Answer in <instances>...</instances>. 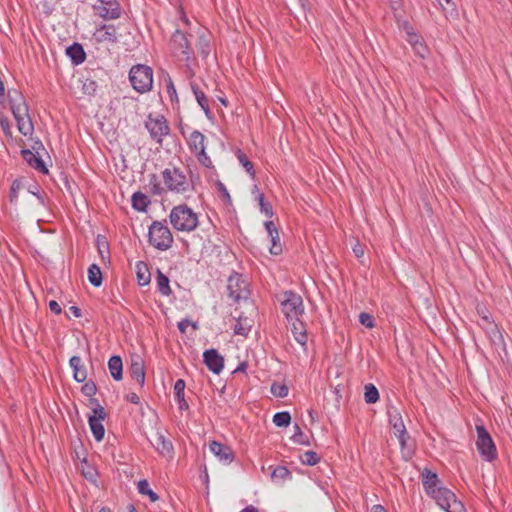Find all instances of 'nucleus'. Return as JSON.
Wrapping results in <instances>:
<instances>
[{
  "mask_svg": "<svg viewBox=\"0 0 512 512\" xmlns=\"http://www.w3.org/2000/svg\"><path fill=\"white\" fill-rule=\"evenodd\" d=\"M169 219L178 231L191 232L198 226L197 214L186 204L175 206L170 212Z\"/></svg>",
  "mask_w": 512,
  "mask_h": 512,
  "instance_id": "1",
  "label": "nucleus"
},
{
  "mask_svg": "<svg viewBox=\"0 0 512 512\" xmlns=\"http://www.w3.org/2000/svg\"><path fill=\"white\" fill-rule=\"evenodd\" d=\"M10 103L19 132L25 137L32 136L34 132V126L28 113V106L23 101L22 96L19 94H16L15 98L10 96Z\"/></svg>",
  "mask_w": 512,
  "mask_h": 512,
  "instance_id": "2",
  "label": "nucleus"
},
{
  "mask_svg": "<svg viewBox=\"0 0 512 512\" xmlns=\"http://www.w3.org/2000/svg\"><path fill=\"white\" fill-rule=\"evenodd\" d=\"M149 243L160 251L172 247L173 235L168 226L160 221H154L148 231Z\"/></svg>",
  "mask_w": 512,
  "mask_h": 512,
  "instance_id": "3",
  "label": "nucleus"
},
{
  "mask_svg": "<svg viewBox=\"0 0 512 512\" xmlns=\"http://www.w3.org/2000/svg\"><path fill=\"white\" fill-rule=\"evenodd\" d=\"M162 178L167 189L175 193L184 194L193 188L186 174L176 167L166 168L162 172Z\"/></svg>",
  "mask_w": 512,
  "mask_h": 512,
  "instance_id": "4",
  "label": "nucleus"
},
{
  "mask_svg": "<svg viewBox=\"0 0 512 512\" xmlns=\"http://www.w3.org/2000/svg\"><path fill=\"white\" fill-rule=\"evenodd\" d=\"M129 80L137 92L150 91L153 85V71L146 65H135L130 69Z\"/></svg>",
  "mask_w": 512,
  "mask_h": 512,
  "instance_id": "5",
  "label": "nucleus"
},
{
  "mask_svg": "<svg viewBox=\"0 0 512 512\" xmlns=\"http://www.w3.org/2000/svg\"><path fill=\"white\" fill-rule=\"evenodd\" d=\"M281 307L288 321L299 319L298 317L304 312L302 297L293 291L283 293Z\"/></svg>",
  "mask_w": 512,
  "mask_h": 512,
  "instance_id": "6",
  "label": "nucleus"
},
{
  "mask_svg": "<svg viewBox=\"0 0 512 512\" xmlns=\"http://www.w3.org/2000/svg\"><path fill=\"white\" fill-rule=\"evenodd\" d=\"M476 431V446L479 453L486 461L494 460L496 458L497 453L492 437L490 436V434L488 433L484 426H476Z\"/></svg>",
  "mask_w": 512,
  "mask_h": 512,
  "instance_id": "7",
  "label": "nucleus"
},
{
  "mask_svg": "<svg viewBox=\"0 0 512 512\" xmlns=\"http://www.w3.org/2000/svg\"><path fill=\"white\" fill-rule=\"evenodd\" d=\"M145 126L150 136L158 143H162V137L169 133V126L163 116L152 118L151 116L145 122Z\"/></svg>",
  "mask_w": 512,
  "mask_h": 512,
  "instance_id": "8",
  "label": "nucleus"
},
{
  "mask_svg": "<svg viewBox=\"0 0 512 512\" xmlns=\"http://www.w3.org/2000/svg\"><path fill=\"white\" fill-rule=\"evenodd\" d=\"M171 46L175 55H181L182 60L188 61L192 54L187 36L180 30H176L171 37Z\"/></svg>",
  "mask_w": 512,
  "mask_h": 512,
  "instance_id": "9",
  "label": "nucleus"
},
{
  "mask_svg": "<svg viewBox=\"0 0 512 512\" xmlns=\"http://www.w3.org/2000/svg\"><path fill=\"white\" fill-rule=\"evenodd\" d=\"M94 10L103 19H117L121 15L117 0H99V4L94 6Z\"/></svg>",
  "mask_w": 512,
  "mask_h": 512,
  "instance_id": "10",
  "label": "nucleus"
},
{
  "mask_svg": "<svg viewBox=\"0 0 512 512\" xmlns=\"http://www.w3.org/2000/svg\"><path fill=\"white\" fill-rule=\"evenodd\" d=\"M205 365L214 374H219L224 367V359L216 349H208L203 353Z\"/></svg>",
  "mask_w": 512,
  "mask_h": 512,
  "instance_id": "11",
  "label": "nucleus"
},
{
  "mask_svg": "<svg viewBox=\"0 0 512 512\" xmlns=\"http://www.w3.org/2000/svg\"><path fill=\"white\" fill-rule=\"evenodd\" d=\"M152 446L164 457H172L173 445L162 433L156 432L150 439Z\"/></svg>",
  "mask_w": 512,
  "mask_h": 512,
  "instance_id": "12",
  "label": "nucleus"
},
{
  "mask_svg": "<svg viewBox=\"0 0 512 512\" xmlns=\"http://www.w3.org/2000/svg\"><path fill=\"white\" fill-rule=\"evenodd\" d=\"M210 451L222 462L231 463L234 460L233 450L220 442L211 441L209 444Z\"/></svg>",
  "mask_w": 512,
  "mask_h": 512,
  "instance_id": "13",
  "label": "nucleus"
},
{
  "mask_svg": "<svg viewBox=\"0 0 512 512\" xmlns=\"http://www.w3.org/2000/svg\"><path fill=\"white\" fill-rule=\"evenodd\" d=\"M227 289L229 291V297L238 301L241 298H245V283L240 280L238 275L231 276L228 279Z\"/></svg>",
  "mask_w": 512,
  "mask_h": 512,
  "instance_id": "14",
  "label": "nucleus"
},
{
  "mask_svg": "<svg viewBox=\"0 0 512 512\" xmlns=\"http://www.w3.org/2000/svg\"><path fill=\"white\" fill-rule=\"evenodd\" d=\"M130 375L137 381L140 387L144 386L145 383V369L144 361L140 356H135L131 359Z\"/></svg>",
  "mask_w": 512,
  "mask_h": 512,
  "instance_id": "15",
  "label": "nucleus"
},
{
  "mask_svg": "<svg viewBox=\"0 0 512 512\" xmlns=\"http://www.w3.org/2000/svg\"><path fill=\"white\" fill-rule=\"evenodd\" d=\"M205 140H206V137L203 133H201L198 130H194L190 134V136L187 140V143H188V146H189V149L191 150V152L196 155L200 152L205 151L206 150Z\"/></svg>",
  "mask_w": 512,
  "mask_h": 512,
  "instance_id": "16",
  "label": "nucleus"
},
{
  "mask_svg": "<svg viewBox=\"0 0 512 512\" xmlns=\"http://www.w3.org/2000/svg\"><path fill=\"white\" fill-rule=\"evenodd\" d=\"M21 154L23 159L34 169L40 172H47L45 164L42 160L41 154H37L30 149H22Z\"/></svg>",
  "mask_w": 512,
  "mask_h": 512,
  "instance_id": "17",
  "label": "nucleus"
},
{
  "mask_svg": "<svg viewBox=\"0 0 512 512\" xmlns=\"http://www.w3.org/2000/svg\"><path fill=\"white\" fill-rule=\"evenodd\" d=\"M66 56L70 58L75 66L82 64L86 60V52L83 46L76 42L66 47Z\"/></svg>",
  "mask_w": 512,
  "mask_h": 512,
  "instance_id": "18",
  "label": "nucleus"
},
{
  "mask_svg": "<svg viewBox=\"0 0 512 512\" xmlns=\"http://www.w3.org/2000/svg\"><path fill=\"white\" fill-rule=\"evenodd\" d=\"M442 508L446 509L449 507L451 500H454L455 494L446 487H438L433 493L430 494Z\"/></svg>",
  "mask_w": 512,
  "mask_h": 512,
  "instance_id": "19",
  "label": "nucleus"
},
{
  "mask_svg": "<svg viewBox=\"0 0 512 512\" xmlns=\"http://www.w3.org/2000/svg\"><path fill=\"white\" fill-rule=\"evenodd\" d=\"M291 322V332L293 334L294 339L302 346L306 347L307 343V334L306 329L302 321L299 319L290 321Z\"/></svg>",
  "mask_w": 512,
  "mask_h": 512,
  "instance_id": "20",
  "label": "nucleus"
},
{
  "mask_svg": "<svg viewBox=\"0 0 512 512\" xmlns=\"http://www.w3.org/2000/svg\"><path fill=\"white\" fill-rule=\"evenodd\" d=\"M422 482L427 494L433 493L436 489H438L437 484L439 482L438 476L436 473L424 469L422 472Z\"/></svg>",
  "mask_w": 512,
  "mask_h": 512,
  "instance_id": "21",
  "label": "nucleus"
},
{
  "mask_svg": "<svg viewBox=\"0 0 512 512\" xmlns=\"http://www.w3.org/2000/svg\"><path fill=\"white\" fill-rule=\"evenodd\" d=\"M69 364L74 372V379L77 382H83L87 378L86 368L82 365L81 358L78 356H73L69 360Z\"/></svg>",
  "mask_w": 512,
  "mask_h": 512,
  "instance_id": "22",
  "label": "nucleus"
},
{
  "mask_svg": "<svg viewBox=\"0 0 512 512\" xmlns=\"http://www.w3.org/2000/svg\"><path fill=\"white\" fill-rule=\"evenodd\" d=\"M191 89L193 91V94L199 104V106L204 111L205 115L210 118L211 117V110L209 107L208 98L206 97L205 93L200 89V87L195 84L191 83Z\"/></svg>",
  "mask_w": 512,
  "mask_h": 512,
  "instance_id": "23",
  "label": "nucleus"
},
{
  "mask_svg": "<svg viewBox=\"0 0 512 512\" xmlns=\"http://www.w3.org/2000/svg\"><path fill=\"white\" fill-rule=\"evenodd\" d=\"M237 322H236V325H235V328H234V333L236 335H241V336H247L253 326V320L246 317V316H242V315H239L237 318H236Z\"/></svg>",
  "mask_w": 512,
  "mask_h": 512,
  "instance_id": "24",
  "label": "nucleus"
},
{
  "mask_svg": "<svg viewBox=\"0 0 512 512\" xmlns=\"http://www.w3.org/2000/svg\"><path fill=\"white\" fill-rule=\"evenodd\" d=\"M389 423L392 426L393 432H404L406 430L404 422L402 420L401 414L399 411L392 407L388 410Z\"/></svg>",
  "mask_w": 512,
  "mask_h": 512,
  "instance_id": "25",
  "label": "nucleus"
},
{
  "mask_svg": "<svg viewBox=\"0 0 512 512\" xmlns=\"http://www.w3.org/2000/svg\"><path fill=\"white\" fill-rule=\"evenodd\" d=\"M108 368L114 380L122 379L123 364L120 356H112L108 361Z\"/></svg>",
  "mask_w": 512,
  "mask_h": 512,
  "instance_id": "26",
  "label": "nucleus"
},
{
  "mask_svg": "<svg viewBox=\"0 0 512 512\" xmlns=\"http://www.w3.org/2000/svg\"><path fill=\"white\" fill-rule=\"evenodd\" d=\"M185 381L182 379H178L174 384V395L175 400L178 402L179 408L181 410L188 409V403L184 398V390H185Z\"/></svg>",
  "mask_w": 512,
  "mask_h": 512,
  "instance_id": "27",
  "label": "nucleus"
},
{
  "mask_svg": "<svg viewBox=\"0 0 512 512\" xmlns=\"http://www.w3.org/2000/svg\"><path fill=\"white\" fill-rule=\"evenodd\" d=\"M136 276L140 286H145L150 283L151 274L149 272L148 266L142 261H139L136 264Z\"/></svg>",
  "mask_w": 512,
  "mask_h": 512,
  "instance_id": "28",
  "label": "nucleus"
},
{
  "mask_svg": "<svg viewBox=\"0 0 512 512\" xmlns=\"http://www.w3.org/2000/svg\"><path fill=\"white\" fill-rule=\"evenodd\" d=\"M98 40L116 42L117 37L115 27L113 25H103L98 30Z\"/></svg>",
  "mask_w": 512,
  "mask_h": 512,
  "instance_id": "29",
  "label": "nucleus"
},
{
  "mask_svg": "<svg viewBox=\"0 0 512 512\" xmlns=\"http://www.w3.org/2000/svg\"><path fill=\"white\" fill-rule=\"evenodd\" d=\"M72 459L75 463V466L77 464L85 463V461H87V451L81 442L73 443Z\"/></svg>",
  "mask_w": 512,
  "mask_h": 512,
  "instance_id": "30",
  "label": "nucleus"
},
{
  "mask_svg": "<svg viewBox=\"0 0 512 512\" xmlns=\"http://www.w3.org/2000/svg\"><path fill=\"white\" fill-rule=\"evenodd\" d=\"M88 280L94 287H99L102 284L103 277L99 266L92 264L88 269Z\"/></svg>",
  "mask_w": 512,
  "mask_h": 512,
  "instance_id": "31",
  "label": "nucleus"
},
{
  "mask_svg": "<svg viewBox=\"0 0 512 512\" xmlns=\"http://www.w3.org/2000/svg\"><path fill=\"white\" fill-rule=\"evenodd\" d=\"M156 281H157L158 290L162 295L168 296L171 294L169 278L165 274H163L160 270L157 271Z\"/></svg>",
  "mask_w": 512,
  "mask_h": 512,
  "instance_id": "32",
  "label": "nucleus"
},
{
  "mask_svg": "<svg viewBox=\"0 0 512 512\" xmlns=\"http://www.w3.org/2000/svg\"><path fill=\"white\" fill-rule=\"evenodd\" d=\"M149 203L148 197L141 192H136L132 196V206L137 211H145Z\"/></svg>",
  "mask_w": 512,
  "mask_h": 512,
  "instance_id": "33",
  "label": "nucleus"
},
{
  "mask_svg": "<svg viewBox=\"0 0 512 512\" xmlns=\"http://www.w3.org/2000/svg\"><path fill=\"white\" fill-rule=\"evenodd\" d=\"M273 481L280 483L291 478V472L285 466H277L271 473Z\"/></svg>",
  "mask_w": 512,
  "mask_h": 512,
  "instance_id": "34",
  "label": "nucleus"
},
{
  "mask_svg": "<svg viewBox=\"0 0 512 512\" xmlns=\"http://www.w3.org/2000/svg\"><path fill=\"white\" fill-rule=\"evenodd\" d=\"M89 426L92 431L94 438L99 442L104 438L105 429L102 421L98 419H89Z\"/></svg>",
  "mask_w": 512,
  "mask_h": 512,
  "instance_id": "35",
  "label": "nucleus"
},
{
  "mask_svg": "<svg viewBox=\"0 0 512 512\" xmlns=\"http://www.w3.org/2000/svg\"><path fill=\"white\" fill-rule=\"evenodd\" d=\"M76 468L87 480L95 481L97 472L95 468L92 465H90L87 461H85V463L77 464Z\"/></svg>",
  "mask_w": 512,
  "mask_h": 512,
  "instance_id": "36",
  "label": "nucleus"
},
{
  "mask_svg": "<svg viewBox=\"0 0 512 512\" xmlns=\"http://www.w3.org/2000/svg\"><path fill=\"white\" fill-rule=\"evenodd\" d=\"M138 491L142 495H147L152 502H156L159 499L158 495L150 488L149 482L146 479L138 482Z\"/></svg>",
  "mask_w": 512,
  "mask_h": 512,
  "instance_id": "37",
  "label": "nucleus"
},
{
  "mask_svg": "<svg viewBox=\"0 0 512 512\" xmlns=\"http://www.w3.org/2000/svg\"><path fill=\"white\" fill-rule=\"evenodd\" d=\"M446 17H457L456 5L452 0H436Z\"/></svg>",
  "mask_w": 512,
  "mask_h": 512,
  "instance_id": "38",
  "label": "nucleus"
},
{
  "mask_svg": "<svg viewBox=\"0 0 512 512\" xmlns=\"http://www.w3.org/2000/svg\"><path fill=\"white\" fill-rule=\"evenodd\" d=\"M364 399L368 404L376 403L379 400V392L373 384L365 386Z\"/></svg>",
  "mask_w": 512,
  "mask_h": 512,
  "instance_id": "39",
  "label": "nucleus"
},
{
  "mask_svg": "<svg viewBox=\"0 0 512 512\" xmlns=\"http://www.w3.org/2000/svg\"><path fill=\"white\" fill-rule=\"evenodd\" d=\"M291 422V415L287 411L277 412L273 416V423L277 427H287Z\"/></svg>",
  "mask_w": 512,
  "mask_h": 512,
  "instance_id": "40",
  "label": "nucleus"
},
{
  "mask_svg": "<svg viewBox=\"0 0 512 512\" xmlns=\"http://www.w3.org/2000/svg\"><path fill=\"white\" fill-rule=\"evenodd\" d=\"M299 458L302 464L309 466H314L320 461L319 455L314 451H306Z\"/></svg>",
  "mask_w": 512,
  "mask_h": 512,
  "instance_id": "41",
  "label": "nucleus"
},
{
  "mask_svg": "<svg viewBox=\"0 0 512 512\" xmlns=\"http://www.w3.org/2000/svg\"><path fill=\"white\" fill-rule=\"evenodd\" d=\"M237 158H238L240 164L246 170V172L250 176L254 177V175H255L254 165H253V163L248 159V157L241 150H239L237 152Z\"/></svg>",
  "mask_w": 512,
  "mask_h": 512,
  "instance_id": "42",
  "label": "nucleus"
},
{
  "mask_svg": "<svg viewBox=\"0 0 512 512\" xmlns=\"http://www.w3.org/2000/svg\"><path fill=\"white\" fill-rule=\"evenodd\" d=\"M294 429H295V432L292 435L291 440L297 444L310 445L308 438L304 435V433L302 432V430L298 424L294 425Z\"/></svg>",
  "mask_w": 512,
  "mask_h": 512,
  "instance_id": "43",
  "label": "nucleus"
},
{
  "mask_svg": "<svg viewBox=\"0 0 512 512\" xmlns=\"http://www.w3.org/2000/svg\"><path fill=\"white\" fill-rule=\"evenodd\" d=\"M97 82L93 79L86 78L82 81V91L84 94L92 96L97 91Z\"/></svg>",
  "mask_w": 512,
  "mask_h": 512,
  "instance_id": "44",
  "label": "nucleus"
},
{
  "mask_svg": "<svg viewBox=\"0 0 512 512\" xmlns=\"http://www.w3.org/2000/svg\"><path fill=\"white\" fill-rule=\"evenodd\" d=\"M270 241L272 243L270 247V253L273 255H279L282 252V246L279 243L280 237L279 232H275L273 235H270Z\"/></svg>",
  "mask_w": 512,
  "mask_h": 512,
  "instance_id": "45",
  "label": "nucleus"
},
{
  "mask_svg": "<svg viewBox=\"0 0 512 512\" xmlns=\"http://www.w3.org/2000/svg\"><path fill=\"white\" fill-rule=\"evenodd\" d=\"M270 390L275 397L284 398L288 395V387L285 384L273 383Z\"/></svg>",
  "mask_w": 512,
  "mask_h": 512,
  "instance_id": "46",
  "label": "nucleus"
},
{
  "mask_svg": "<svg viewBox=\"0 0 512 512\" xmlns=\"http://www.w3.org/2000/svg\"><path fill=\"white\" fill-rule=\"evenodd\" d=\"M97 246L102 260H105L106 257L109 258V247L104 237L98 236Z\"/></svg>",
  "mask_w": 512,
  "mask_h": 512,
  "instance_id": "47",
  "label": "nucleus"
},
{
  "mask_svg": "<svg viewBox=\"0 0 512 512\" xmlns=\"http://www.w3.org/2000/svg\"><path fill=\"white\" fill-rule=\"evenodd\" d=\"M446 512H466L465 507L461 501L454 497V500H451L449 503V507H446Z\"/></svg>",
  "mask_w": 512,
  "mask_h": 512,
  "instance_id": "48",
  "label": "nucleus"
},
{
  "mask_svg": "<svg viewBox=\"0 0 512 512\" xmlns=\"http://www.w3.org/2000/svg\"><path fill=\"white\" fill-rule=\"evenodd\" d=\"M22 186L23 185H22L21 181H19V180L13 181V183L11 185V189H10V194H9V198H10V202L11 203H15L17 201L18 192L22 188Z\"/></svg>",
  "mask_w": 512,
  "mask_h": 512,
  "instance_id": "49",
  "label": "nucleus"
},
{
  "mask_svg": "<svg viewBox=\"0 0 512 512\" xmlns=\"http://www.w3.org/2000/svg\"><path fill=\"white\" fill-rule=\"evenodd\" d=\"M257 199L259 201L261 211L264 212L266 216L271 217L273 214L272 206L268 202H265L264 195L259 194Z\"/></svg>",
  "mask_w": 512,
  "mask_h": 512,
  "instance_id": "50",
  "label": "nucleus"
},
{
  "mask_svg": "<svg viewBox=\"0 0 512 512\" xmlns=\"http://www.w3.org/2000/svg\"><path fill=\"white\" fill-rule=\"evenodd\" d=\"M359 321L360 323L367 327V328H372L374 327V318L372 315L368 314V313H365V312H362L360 313L359 315Z\"/></svg>",
  "mask_w": 512,
  "mask_h": 512,
  "instance_id": "51",
  "label": "nucleus"
},
{
  "mask_svg": "<svg viewBox=\"0 0 512 512\" xmlns=\"http://www.w3.org/2000/svg\"><path fill=\"white\" fill-rule=\"evenodd\" d=\"M106 416L107 414L105 409L102 406L97 405V407L93 409V415H91L89 419H98V421H103Z\"/></svg>",
  "mask_w": 512,
  "mask_h": 512,
  "instance_id": "52",
  "label": "nucleus"
},
{
  "mask_svg": "<svg viewBox=\"0 0 512 512\" xmlns=\"http://www.w3.org/2000/svg\"><path fill=\"white\" fill-rule=\"evenodd\" d=\"M394 435L398 438L401 450L404 452L407 447V440L409 439V435L407 433V430H404V432H395Z\"/></svg>",
  "mask_w": 512,
  "mask_h": 512,
  "instance_id": "53",
  "label": "nucleus"
},
{
  "mask_svg": "<svg viewBox=\"0 0 512 512\" xmlns=\"http://www.w3.org/2000/svg\"><path fill=\"white\" fill-rule=\"evenodd\" d=\"M196 157L198 159V161L205 167L207 168H211L212 167V160L210 159V157L207 155L206 153V150L203 151V152H200L198 154H196Z\"/></svg>",
  "mask_w": 512,
  "mask_h": 512,
  "instance_id": "54",
  "label": "nucleus"
},
{
  "mask_svg": "<svg viewBox=\"0 0 512 512\" xmlns=\"http://www.w3.org/2000/svg\"><path fill=\"white\" fill-rule=\"evenodd\" d=\"M413 49H414L415 53L417 55H419L421 58H424L428 51L427 46L425 44H423L421 40L419 42L416 41L414 43Z\"/></svg>",
  "mask_w": 512,
  "mask_h": 512,
  "instance_id": "55",
  "label": "nucleus"
},
{
  "mask_svg": "<svg viewBox=\"0 0 512 512\" xmlns=\"http://www.w3.org/2000/svg\"><path fill=\"white\" fill-rule=\"evenodd\" d=\"M405 29L408 35V42L414 47V43L417 41H420V37L413 32L412 27H410L408 24L405 25Z\"/></svg>",
  "mask_w": 512,
  "mask_h": 512,
  "instance_id": "56",
  "label": "nucleus"
},
{
  "mask_svg": "<svg viewBox=\"0 0 512 512\" xmlns=\"http://www.w3.org/2000/svg\"><path fill=\"white\" fill-rule=\"evenodd\" d=\"M28 191L36 197L38 205H44V199L41 195H39L40 188L38 185L29 186Z\"/></svg>",
  "mask_w": 512,
  "mask_h": 512,
  "instance_id": "57",
  "label": "nucleus"
},
{
  "mask_svg": "<svg viewBox=\"0 0 512 512\" xmlns=\"http://www.w3.org/2000/svg\"><path fill=\"white\" fill-rule=\"evenodd\" d=\"M216 186H217L219 192L222 194V196L225 199V201L230 203L231 202V197H230V194H229L226 186L221 181H219V180L216 182Z\"/></svg>",
  "mask_w": 512,
  "mask_h": 512,
  "instance_id": "58",
  "label": "nucleus"
},
{
  "mask_svg": "<svg viewBox=\"0 0 512 512\" xmlns=\"http://www.w3.org/2000/svg\"><path fill=\"white\" fill-rule=\"evenodd\" d=\"M96 386L93 382L86 383L82 387V391L86 396H93L96 393Z\"/></svg>",
  "mask_w": 512,
  "mask_h": 512,
  "instance_id": "59",
  "label": "nucleus"
},
{
  "mask_svg": "<svg viewBox=\"0 0 512 512\" xmlns=\"http://www.w3.org/2000/svg\"><path fill=\"white\" fill-rule=\"evenodd\" d=\"M388 2H389L391 9L394 11L395 17L398 18L399 17L398 12L402 8V0H388Z\"/></svg>",
  "mask_w": 512,
  "mask_h": 512,
  "instance_id": "60",
  "label": "nucleus"
},
{
  "mask_svg": "<svg viewBox=\"0 0 512 512\" xmlns=\"http://www.w3.org/2000/svg\"><path fill=\"white\" fill-rule=\"evenodd\" d=\"M0 127L7 136H11V128L8 119H0Z\"/></svg>",
  "mask_w": 512,
  "mask_h": 512,
  "instance_id": "61",
  "label": "nucleus"
},
{
  "mask_svg": "<svg viewBox=\"0 0 512 512\" xmlns=\"http://www.w3.org/2000/svg\"><path fill=\"white\" fill-rule=\"evenodd\" d=\"M33 152L37 154H41V151H44V146L39 140H32L31 149Z\"/></svg>",
  "mask_w": 512,
  "mask_h": 512,
  "instance_id": "62",
  "label": "nucleus"
},
{
  "mask_svg": "<svg viewBox=\"0 0 512 512\" xmlns=\"http://www.w3.org/2000/svg\"><path fill=\"white\" fill-rule=\"evenodd\" d=\"M48 306L50 310L57 315L62 311L60 304L56 300H50Z\"/></svg>",
  "mask_w": 512,
  "mask_h": 512,
  "instance_id": "63",
  "label": "nucleus"
},
{
  "mask_svg": "<svg viewBox=\"0 0 512 512\" xmlns=\"http://www.w3.org/2000/svg\"><path fill=\"white\" fill-rule=\"evenodd\" d=\"M265 228L267 230L268 236L273 235L275 232H278L273 221L265 222Z\"/></svg>",
  "mask_w": 512,
  "mask_h": 512,
  "instance_id": "64",
  "label": "nucleus"
}]
</instances>
